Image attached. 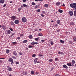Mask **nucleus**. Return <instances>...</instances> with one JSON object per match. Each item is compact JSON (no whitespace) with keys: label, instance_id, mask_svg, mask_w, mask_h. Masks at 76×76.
I'll return each mask as SVG.
<instances>
[{"label":"nucleus","instance_id":"56","mask_svg":"<svg viewBox=\"0 0 76 76\" xmlns=\"http://www.w3.org/2000/svg\"><path fill=\"white\" fill-rule=\"evenodd\" d=\"M45 13V11H42V13L43 14H44Z\"/></svg>","mask_w":76,"mask_h":76},{"label":"nucleus","instance_id":"30","mask_svg":"<svg viewBox=\"0 0 76 76\" xmlns=\"http://www.w3.org/2000/svg\"><path fill=\"white\" fill-rule=\"evenodd\" d=\"M39 57H41L42 56H43V55L41 54L40 53L39 55Z\"/></svg>","mask_w":76,"mask_h":76},{"label":"nucleus","instance_id":"64","mask_svg":"<svg viewBox=\"0 0 76 76\" xmlns=\"http://www.w3.org/2000/svg\"><path fill=\"white\" fill-rule=\"evenodd\" d=\"M9 76H12V75H11V74H10V75H9Z\"/></svg>","mask_w":76,"mask_h":76},{"label":"nucleus","instance_id":"36","mask_svg":"<svg viewBox=\"0 0 76 76\" xmlns=\"http://www.w3.org/2000/svg\"><path fill=\"white\" fill-rule=\"evenodd\" d=\"M31 4L33 6H35L36 4L34 2H32Z\"/></svg>","mask_w":76,"mask_h":76},{"label":"nucleus","instance_id":"39","mask_svg":"<svg viewBox=\"0 0 76 76\" xmlns=\"http://www.w3.org/2000/svg\"><path fill=\"white\" fill-rule=\"evenodd\" d=\"M71 25H75V24H74V23H73V22H71L70 23Z\"/></svg>","mask_w":76,"mask_h":76},{"label":"nucleus","instance_id":"4","mask_svg":"<svg viewBox=\"0 0 76 76\" xmlns=\"http://www.w3.org/2000/svg\"><path fill=\"white\" fill-rule=\"evenodd\" d=\"M8 61H9V62H10V63H11V64H13V59H12V58H9Z\"/></svg>","mask_w":76,"mask_h":76},{"label":"nucleus","instance_id":"11","mask_svg":"<svg viewBox=\"0 0 76 76\" xmlns=\"http://www.w3.org/2000/svg\"><path fill=\"white\" fill-rule=\"evenodd\" d=\"M23 7H28V5H26V4H23Z\"/></svg>","mask_w":76,"mask_h":76},{"label":"nucleus","instance_id":"45","mask_svg":"<svg viewBox=\"0 0 76 76\" xmlns=\"http://www.w3.org/2000/svg\"><path fill=\"white\" fill-rule=\"evenodd\" d=\"M49 61L50 62H52V61H53V59H49Z\"/></svg>","mask_w":76,"mask_h":76},{"label":"nucleus","instance_id":"35","mask_svg":"<svg viewBox=\"0 0 76 76\" xmlns=\"http://www.w3.org/2000/svg\"><path fill=\"white\" fill-rule=\"evenodd\" d=\"M22 10V8L21 7L19 8L18 9V11H20V10Z\"/></svg>","mask_w":76,"mask_h":76},{"label":"nucleus","instance_id":"18","mask_svg":"<svg viewBox=\"0 0 76 76\" xmlns=\"http://www.w3.org/2000/svg\"><path fill=\"white\" fill-rule=\"evenodd\" d=\"M10 52V50H9L7 49L6 50V52L7 54H9Z\"/></svg>","mask_w":76,"mask_h":76},{"label":"nucleus","instance_id":"58","mask_svg":"<svg viewBox=\"0 0 76 76\" xmlns=\"http://www.w3.org/2000/svg\"><path fill=\"white\" fill-rule=\"evenodd\" d=\"M61 52L60 51H59L58 53V54H61Z\"/></svg>","mask_w":76,"mask_h":76},{"label":"nucleus","instance_id":"28","mask_svg":"<svg viewBox=\"0 0 76 76\" xmlns=\"http://www.w3.org/2000/svg\"><path fill=\"white\" fill-rule=\"evenodd\" d=\"M39 39V37L36 38L34 39L35 41H38V40Z\"/></svg>","mask_w":76,"mask_h":76},{"label":"nucleus","instance_id":"22","mask_svg":"<svg viewBox=\"0 0 76 76\" xmlns=\"http://www.w3.org/2000/svg\"><path fill=\"white\" fill-rule=\"evenodd\" d=\"M23 74V75H28V73L26 72H24Z\"/></svg>","mask_w":76,"mask_h":76},{"label":"nucleus","instance_id":"24","mask_svg":"<svg viewBox=\"0 0 76 76\" xmlns=\"http://www.w3.org/2000/svg\"><path fill=\"white\" fill-rule=\"evenodd\" d=\"M60 42L62 44H63V43H64V41L62 40H60Z\"/></svg>","mask_w":76,"mask_h":76},{"label":"nucleus","instance_id":"7","mask_svg":"<svg viewBox=\"0 0 76 76\" xmlns=\"http://www.w3.org/2000/svg\"><path fill=\"white\" fill-rule=\"evenodd\" d=\"M38 43L37 42H32L31 44V45H35V44H36V45H37Z\"/></svg>","mask_w":76,"mask_h":76},{"label":"nucleus","instance_id":"43","mask_svg":"<svg viewBox=\"0 0 76 76\" xmlns=\"http://www.w3.org/2000/svg\"><path fill=\"white\" fill-rule=\"evenodd\" d=\"M19 55H22V54H23V53H22V52H19Z\"/></svg>","mask_w":76,"mask_h":76},{"label":"nucleus","instance_id":"38","mask_svg":"<svg viewBox=\"0 0 76 76\" xmlns=\"http://www.w3.org/2000/svg\"><path fill=\"white\" fill-rule=\"evenodd\" d=\"M15 33H14L12 34V35H11V37H13V35H15Z\"/></svg>","mask_w":76,"mask_h":76},{"label":"nucleus","instance_id":"14","mask_svg":"<svg viewBox=\"0 0 76 76\" xmlns=\"http://www.w3.org/2000/svg\"><path fill=\"white\" fill-rule=\"evenodd\" d=\"M13 54L14 56H16L18 54H17V53H16V51H14L13 52Z\"/></svg>","mask_w":76,"mask_h":76},{"label":"nucleus","instance_id":"25","mask_svg":"<svg viewBox=\"0 0 76 76\" xmlns=\"http://www.w3.org/2000/svg\"><path fill=\"white\" fill-rule=\"evenodd\" d=\"M12 68H11L10 67H9L8 68V70H9V71H12Z\"/></svg>","mask_w":76,"mask_h":76},{"label":"nucleus","instance_id":"21","mask_svg":"<svg viewBox=\"0 0 76 76\" xmlns=\"http://www.w3.org/2000/svg\"><path fill=\"white\" fill-rule=\"evenodd\" d=\"M28 37L30 39H32V36L31 35H30L28 36Z\"/></svg>","mask_w":76,"mask_h":76},{"label":"nucleus","instance_id":"41","mask_svg":"<svg viewBox=\"0 0 76 76\" xmlns=\"http://www.w3.org/2000/svg\"><path fill=\"white\" fill-rule=\"evenodd\" d=\"M73 39H74V42L76 41V37H74L73 38Z\"/></svg>","mask_w":76,"mask_h":76},{"label":"nucleus","instance_id":"62","mask_svg":"<svg viewBox=\"0 0 76 76\" xmlns=\"http://www.w3.org/2000/svg\"><path fill=\"white\" fill-rule=\"evenodd\" d=\"M40 63V62L39 61H37V63Z\"/></svg>","mask_w":76,"mask_h":76},{"label":"nucleus","instance_id":"53","mask_svg":"<svg viewBox=\"0 0 76 76\" xmlns=\"http://www.w3.org/2000/svg\"><path fill=\"white\" fill-rule=\"evenodd\" d=\"M26 0H23V2H26Z\"/></svg>","mask_w":76,"mask_h":76},{"label":"nucleus","instance_id":"63","mask_svg":"<svg viewBox=\"0 0 76 76\" xmlns=\"http://www.w3.org/2000/svg\"><path fill=\"white\" fill-rule=\"evenodd\" d=\"M3 61H0V63H2Z\"/></svg>","mask_w":76,"mask_h":76},{"label":"nucleus","instance_id":"42","mask_svg":"<svg viewBox=\"0 0 76 76\" xmlns=\"http://www.w3.org/2000/svg\"><path fill=\"white\" fill-rule=\"evenodd\" d=\"M41 16H42V17L43 18H44V17L45 15L43 14H41Z\"/></svg>","mask_w":76,"mask_h":76},{"label":"nucleus","instance_id":"34","mask_svg":"<svg viewBox=\"0 0 76 76\" xmlns=\"http://www.w3.org/2000/svg\"><path fill=\"white\" fill-rule=\"evenodd\" d=\"M50 44L51 45H53L54 43H53V42L51 41L50 42Z\"/></svg>","mask_w":76,"mask_h":76},{"label":"nucleus","instance_id":"9","mask_svg":"<svg viewBox=\"0 0 76 76\" xmlns=\"http://www.w3.org/2000/svg\"><path fill=\"white\" fill-rule=\"evenodd\" d=\"M14 23H15V24H18L19 23V20H16L14 21Z\"/></svg>","mask_w":76,"mask_h":76},{"label":"nucleus","instance_id":"1","mask_svg":"<svg viewBox=\"0 0 76 76\" xmlns=\"http://www.w3.org/2000/svg\"><path fill=\"white\" fill-rule=\"evenodd\" d=\"M70 6L72 8L75 9V11H74V15L75 16H76V4H70Z\"/></svg>","mask_w":76,"mask_h":76},{"label":"nucleus","instance_id":"40","mask_svg":"<svg viewBox=\"0 0 76 76\" xmlns=\"http://www.w3.org/2000/svg\"><path fill=\"white\" fill-rule=\"evenodd\" d=\"M28 48H33V46H31V45H29L28 47Z\"/></svg>","mask_w":76,"mask_h":76},{"label":"nucleus","instance_id":"26","mask_svg":"<svg viewBox=\"0 0 76 76\" xmlns=\"http://www.w3.org/2000/svg\"><path fill=\"white\" fill-rule=\"evenodd\" d=\"M45 7H48V4H45L44 5Z\"/></svg>","mask_w":76,"mask_h":76},{"label":"nucleus","instance_id":"55","mask_svg":"<svg viewBox=\"0 0 76 76\" xmlns=\"http://www.w3.org/2000/svg\"><path fill=\"white\" fill-rule=\"evenodd\" d=\"M12 44H16V42H12Z\"/></svg>","mask_w":76,"mask_h":76},{"label":"nucleus","instance_id":"16","mask_svg":"<svg viewBox=\"0 0 76 76\" xmlns=\"http://www.w3.org/2000/svg\"><path fill=\"white\" fill-rule=\"evenodd\" d=\"M72 64L73 65V66H74V64L75 63V61L73 60H72Z\"/></svg>","mask_w":76,"mask_h":76},{"label":"nucleus","instance_id":"47","mask_svg":"<svg viewBox=\"0 0 76 76\" xmlns=\"http://www.w3.org/2000/svg\"><path fill=\"white\" fill-rule=\"evenodd\" d=\"M35 74L36 75H39V73L38 72H36L35 73Z\"/></svg>","mask_w":76,"mask_h":76},{"label":"nucleus","instance_id":"19","mask_svg":"<svg viewBox=\"0 0 76 76\" xmlns=\"http://www.w3.org/2000/svg\"><path fill=\"white\" fill-rule=\"evenodd\" d=\"M28 42V40H24L22 42L23 43L25 44V43H26Z\"/></svg>","mask_w":76,"mask_h":76},{"label":"nucleus","instance_id":"12","mask_svg":"<svg viewBox=\"0 0 76 76\" xmlns=\"http://www.w3.org/2000/svg\"><path fill=\"white\" fill-rule=\"evenodd\" d=\"M63 68H64V69H67L68 68V67L66 65H64L63 66Z\"/></svg>","mask_w":76,"mask_h":76},{"label":"nucleus","instance_id":"23","mask_svg":"<svg viewBox=\"0 0 76 76\" xmlns=\"http://www.w3.org/2000/svg\"><path fill=\"white\" fill-rule=\"evenodd\" d=\"M57 23H58V24H60V20H57Z\"/></svg>","mask_w":76,"mask_h":76},{"label":"nucleus","instance_id":"6","mask_svg":"<svg viewBox=\"0 0 76 76\" xmlns=\"http://www.w3.org/2000/svg\"><path fill=\"white\" fill-rule=\"evenodd\" d=\"M67 65H68V66L70 67V66H73V65H72V63L71 62H69V63H68L66 64Z\"/></svg>","mask_w":76,"mask_h":76},{"label":"nucleus","instance_id":"54","mask_svg":"<svg viewBox=\"0 0 76 76\" xmlns=\"http://www.w3.org/2000/svg\"><path fill=\"white\" fill-rule=\"evenodd\" d=\"M10 30L11 31H13V29H12V28H10Z\"/></svg>","mask_w":76,"mask_h":76},{"label":"nucleus","instance_id":"50","mask_svg":"<svg viewBox=\"0 0 76 76\" xmlns=\"http://www.w3.org/2000/svg\"><path fill=\"white\" fill-rule=\"evenodd\" d=\"M20 37H23V34H20Z\"/></svg>","mask_w":76,"mask_h":76},{"label":"nucleus","instance_id":"46","mask_svg":"<svg viewBox=\"0 0 76 76\" xmlns=\"http://www.w3.org/2000/svg\"><path fill=\"white\" fill-rule=\"evenodd\" d=\"M17 39L19 40L20 39V37H17Z\"/></svg>","mask_w":76,"mask_h":76},{"label":"nucleus","instance_id":"10","mask_svg":"<svg viewBox=\"0 0 76 76\" xmlns=\"http://www.w3.org/2000/svg\"><path fill=\"white\" fill-rule=\"evenodd\" d=\"M38 58H37L34 59V62L35 63V64H36V63H37V60H38Z\"/></svg>","mask_w":76,"mask_h":76},{"label":"nucleus","instance_id":"57","mask_svg":"<svg viewBox=\"0 0 76 76\" xmlns=\"http://www.w3.org/2000/svg\"><path fill=\"white\" fill-rule=\"evenodd\" d=\"M44 0H38V1H42Z\"/></svg>","mask_w":76,"mask_h":76},{"label":"nucleus","instance_id":"32","mask_svg":"<svg viewBox=\"0 0 76 76\" xmlns=\"http://www.w3.org/2000/svg\"><path fill=\"white\" fill-rule=\"evenodd\" d=\"M31 74H32V75H33L34 73V71H31Z\"/></svg>","mask_w":76,"mask_h":76},{"label":"nucleus","instance_id":"44","mask_svg":"<svg viewBox=\"0 0 76 76\" xmlns=\"http://www.w3.org/2000/svg\"><path fill=\"white\" fill-rule=\"evenodd\" d=\"M41 41L43 43V42H45V40H42Z\"/></svg>","mask_w":76,"mask_h":76},{"label":"nucleus","instance_id":"60","mask_svg":"<svg viewBox=\"0 0 76 76\" xmlns=\"http://www.w3.org/2000/svg\"><path fill=\"white\" fill-rule=\"evenodd\" d=\"M2 28L3 29H4V30H5V29H6V28H5V27L4 28Z\"/></svg>","mask_w":76,"mask_h":76},{"label":"nucleus","instance_id":"31","mask_svg":"<svg viewBox=\"0 0 76 76\" xmlns=\"http://www.w3.org/2000/svg\"><path fill=\"white\" fill-rule=\"evenodd\" d=\"M55 61H58V58H56L55 59Z\"/></svg>","mask_w":76,"mask_h":76},{"label":"nucleus","instance_id":"17","mask_svg":"<svg viewBox=\"0 0 76 76\" xmlns=\"http://www.w3.org/2000/svg\"><path fill=\"white\" fill-rule=\"evenodd\" d=\"M39 7V5H37L35 6V9H38Z\"/></svg>","mask_w":76,"mask_h":76},{"label":"nucleus","instance_id":"2","mask_svg":"<svg viewBox=\"0 0 76 76\" xmlns=\"http://www.w3.org/2000/svg\"><path fill=\"white\" fill-rule=\"evenodd\" d=\"M21 20L22 22L25 23V22L27 21V19L25 17H23L22 18Z\"/></svg>","mask_w":76,"mask_h":76},{"label":"nucleus","instance_id":"8","mask_svg":"<svg viewBox=\"0 0 76 76\" xmlns=\"http://www.w3.org/2000/svg\"><path fill=\"white\" fill-rule=\"evenodd\" d=\"M6 32L7 34H10V33H11V31H10V30H8Z\"/></svg>","mask_w":76,"mask_h":76},{"label":"nucleus","instance_id":"29","mask_svg":"<svg viewBox=\"0 0 76 76\" xmlns=\"http://www.w3.org/2000/svg\"><path fill=\"white\" fill-rule=\"evenodd\" d=\"M10 23L12 25H14V23L12 21L10 22Z\"/></svg>","mask_w":76,"mask_h":76},{"label":"nucleus","instance_id":"27","mask_svg":"<svg viewBox=\"0 0 76 76\" xmlns=\"http://www.w3.org/2000/svg\"><path fill=\"white\" fill-rule=\"evenodd\" d=\"M58 12H59V13H63V10L60 9L58 10Z\"/></svg>","mask_w":76,"mask_h":76},{"label":"nucleus","instance_id":"15","mask_svg":"<svg viewBox=\"0 0 76 76\" xmlns=\"http://www.w3.org/2000/svg\"><path fill=\"white\" fill-rule=\"evenodd\" d=\"M38 36L39 37H42V36H43V35L41 33H39L38 34Z\"/></svg>","mask_w":76,"mask_h":76},{"label":"nucleus","instance_id":"20","mask_svg":"<svg viewBox=\"0 0 76 76\" xmlns=\"http://www.w3.org/2000/svg\"><path fill=\"white\" fill-rule=\"evenodd\" d=\"M60 4H61V2H57L56 3V6H59V5H60Z\"/></svg>","mask_w":76,"mask_h":76},{"label":"nucleus","instance_id":"33","mask_svg":"<svg viewBox=\"0 0 76 76\" xmlns=\"http://www.w3.org/2000/svg\"><path fill=\"white\" fill-rule=\"evenodd\" d=\"M32 57H35L36 56V55L35 54H34L32 55Z\"/></svg>","mask_w":76,"mask_h":76},{"label":"nucleus","instance_id":"52","mask_svg":"<svg viewBox=\"0 0 76 76\" xmlns=\"http://www.w3.org/2000/svg\"><path fill=\"white\" fill-rule=\"evenodd\" d=\"M6 6V4H4V6H3V7H4Z\"/></svg>","mask_w":76,"mask_h":76},{"label":"nucleus","instance_id":"48","mask_svg":"<svg viewBox=\"0 0 76 76\" xmlns=\"http://www.w3.org/2000/svg\"><path fill=\"white\" fill-rule=\"evenodd\" d=\"M40 10L39 9H38L37 10V12H40Z\"/></svg>","mask_w":76,"mask_h":76},{"label":"nucleus","instance_id":"37","mask_svg":"<svg viewBox=\"0 0 76 76\" xmlns=\"http://www.w3.org/2000/svg\"><path fill=\"white\" fill-rule=\"evenodd\" d=\"M12 58H13V59H16V58L14 56H12Z\"/></svg>","mask_w":76,"mask_h":76},{"label":"nucleus","instance_id":"51","mask_svg":"<svg viewBox=\"0 0 76 76\" xmlns=\"http://www.w3.org/2000/svg\"><path fill=\"white\" fill-rule=\"evenodd\" d=\"M55 26H58V24H55Z\"/></svg>","mask_w":76,"mask_h":76},{"label":"nucleus","instance_id":"59","mask_svg":"<svg viewBox=\"0 0 76 76\" xmlns=\"http://www.w3.org/2000/svg\"><path fill=\"white\" fill-rule=\"evenodd\" d=\"M16 64H19V62H16Z\"/></svg>","mask_w":76,"mask_h":76},{"label":"nucleus","instance_id":"3","mask_svg":"<svg viewBox=\"0 0 76 76\" xmlns=\"http://www.w3.org/2000/svg\"><path fill=\"white\" fill-rule=\"evenodd\" d=\"M11 19L12 20L14 21L16 19V17L15 16H12L11 17H10Z\"/></svg>","mask_w":76,"mask_h":76},{"label":"nucleus","instance_id":"13","mask_svg":"<svg viewBox=\"0 0 76 76\" xmlns=\"http://www.w3.org/2000/svg\"><path fill=\"white\" fill-rule=\"evenodd\" d=\"M4 3V0H1L0 1V3L1 4H3Z\"/></svg>","mask_w":76,"mask_h":76},{"label":"nucleus","instance_id":"61","mask_svg":"<svg viewBox=\"0 0 76 76\" xmlns=\"http://www.w3.org/2000/svg\"><path fill=\"white\" fill-rule=\"evenodd\" d=\"M53 69H54V68H51V70L52 71V70H53Z\"/></svg>","mask_w":76,"mask_h":76},{"label":"nucleus","instance_id":"49","mask_svg":"<svg viewBox=\"0 0 76 76\" xmlns=\"http://www.w3.org/2000/svg\"><path fill=\"white\" fill-rule=\"evenodd\" d=\"M69 42L70 44H72V41H69Z\"/></svg>","mask_w":76,"mask_h":76},{"label":"nucleus","instance_id":"5","mask_svg":"<svg viewBox=\"0 0 76 76\" xmlns=\"http://www.w3.org/2000/svg\"><path fill=\"white\" fill-rule=\"evenodd\" d=\"M69 13L70 15V16H73V12L72 11H70Z\"/></svg>","mask_w":76,"mask_h":76}]
</instances>
